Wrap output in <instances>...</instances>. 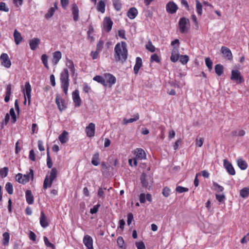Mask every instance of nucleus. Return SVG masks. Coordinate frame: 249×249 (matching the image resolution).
Masks as SVG:
<instances>
[{
	"mask_svg": "<svg viewBox=\"0 0 249 249\" xmlns=\"http://www.w3.org/2000/svg\"><path fill=\"white\" fill-rule=\"evenodd\" d=\"M114 58L116 61H125L127 58V44L124 41L117 43L114 48Z\"/></svg>",
	"mask_w": 249,
	"mask_h": 249,
	"instance_id": "1",
	"label": "nucleus"
},
{
	"mask_svg": "<svg viewBox=\"0 0 249 249\" xmlns=\"http://www.w3.org/2000/svg\"><path fill=\"white\" fill-rule=\"evenodd\" d=\"M61 88L66 95L68 93L69 86V74L68 69H64L60 74Z\"/></svg>",
	"mask_w": 249,
	"mask_h": 249,
	"instance_id": "2",
	"label": "nucleus"
},
{
	"mask_svg": "<svg viewBox=\"0 0 249 249\" xmlns=\"http://www.w3.org/2000/svg\"><path fill=\"white\" fill-rule=\"evenodd\" d=\"M57 169L55 168H52L50 172L49 178L47 176L45 178L43 185V189H46L48 187H51L53 180L57 177Z\"/></svg>",
	"mask_w": 249,
	"mask_h": 249,
	"instance_id": "3",
	"label": "nucleus"
},
{
	"mask_svg": "<svg viewBox=\"0 0 249 249\" xmlns=\"http://www.w3.org/2000/svg\"><path fill=\"white\" fill-rule=\"evenodd\" d=\"M178 27L181 33L187 32L190 27L189 19L185 17L181 18L178 21Z\"/></svg>",
	"mask_w": 249,
	"mask_h": 249,
	"instance_id": "4",
	"label": "nucleus"
},
{
	"mask_svg": "<svg viewBox=\"0 0 249 249\" xmlns=\"http://www.w3.org/2000/svg\"><path fill=\"white\" fill-rule=\"evenodd\" d=\"M231 79L236 81L237 83H242L244 81V79L241 75V73L238 70H232L231 71Z\"/></svg>",
	"mask_w": 249,
	"mask_h": 249,
	"instance_id": "5",
	"label": "nucleus"
},
{
	"mask_svg": "<svg viewBox=\"0 0 249 249\" xmlns=\"http://www.w3.org/2000/svg\"><path fill=\"white\" fill-rule=\"evenodd\" d=\"M104 76L106 80L107 86H108L109 87H111L113 85L115 84L116 78L113 74L109 73H106L104 74Z\"/></svg>",
	"mask_w": 249,
	"mask_h": 249,
	"instance_id": "6",
	"label": "nucleus"
},
{
	"mask_svg": "<svg viewBox=\"0 0 249 249\" xmlns=\"http://www.w3.org/2000/svg\"><path fill=\"white\" fill-rule=\"evenodd\" d=\"M72 98L75 107H79L81 104V99L79 96V92L77 89H75L72 93Z\"/></svg>",
	"mask_w": 249,
	"mask_h": 249,
	"instance_id": "7",
	"label": "nucleus"
},
{
	"mask_svg": "<svg viewBox=\"0 0 249 249\" xmlns=\"http://www.w3.org/2000/svg\"><path fill=\"white\" fill-rule=\"evenodd\" d=\"M55 103L60 111H62L65 110L67 107L65 101L59 95H56L55 98Z\"/></svg>",
	"mask_w": 249,
	"mask_h": 249,
	"instance_id": "8",
	"label": "nucleus"
},
{
	"mask_svg": "<svg viewBox=\"0 0 249 249\" xmlns=\"http://www.w3.org/2000/svg\"><path fill=\"white\" fill-rule=\"evenodd\" d=\"M0 60L1 65L7 68L10 67L11 62L9 58V56L7 53H2L0 55Z\"/></svg>",
	"mask_w": 249,
	"mask_h": 249,
	"instance_id": "9",
	"label": "nucleus"
},
{
	"mask_svg": "<svg viewBox=\"0 0 249 249\" xmlns=\"http://www.w3.org/2000/svg\"><path fill=\"white\" fill-rule=\"evenodd\" d=\"M223 165L230 175L233 176L235 174V171L233 166L227 159L223 160Z\"/></svg>",
	"mask_w": 249,
	"mask_h": 249,
	"instance_id": "10",
	"label": "nucleus"
},
{
	"mask_svg": "<svg viewBox=\"0 0 249 249\" xmlns=\"http://www.w3.org/2000/svg\"><path fill=\"white\" fill-rule=\"evenodd\" d=\"M221 52L224 57L229 60H231L233 58L232 53L230 49L227 47L222 46L221 48Z\"/></svg>",
	"mask_w": 249,
	"mask_h": 249,
	"instance_id": "11",
	"label": "nucleus"
},
{
	"mask_svg": "<svg viewBox=\"0 0 249 249\" xmlns=\"http://www.w3.org/2000/svg\"><path fill=\"white\" fill-rule=\"evenodd\" d=\"M177 5L173 1H169L166 5V9L167 12L169 14H174L178 10Z\"/></svg>",
	"mask_w": 249,
	"mask_h": 249,
	"instance_id": "12",
	"label": "nucleus"
},
{
	"mask_svg": "<svg viewBox=\"0 0 249 249\" xmlns=\"http://www.w3.org/2000/svg\"><path fill=\"white\" fill-rule=\"evenodd\" d=\"M87 136L89 137H92L94 136L95 130V125L93 123H90L86 127Z\"/></svg>",
	"mask_w": 249,
	"mask_h": 249,
	"instance_id": "13",
	"label": "nucleus"
},
{
	"mask_svg": "<svg viewBox=\"0 0 249 249\" xmlns=\"http://www.w3.org/2000/svg\"><path fill=\"white\" fill-rule=\"evenodd\" d=\"M31 86L29 82H27L25 84V89H24V94L26 96L28 99V104L31 103Z\"/></svg>",
	"mask_w": 249,
	"mask_h": 249,
	"instance_id": "14",
	"label": "nucleus"
},
{
	"mask_svg": "<svg viewBox=\"0 0 249 249\" xmlns=\"http://www.w3.org/2000/svg\"><path fill=\"white\" fill-rule=\"evenodd\" d=\"M178 46H174L171 52L170 59L173 62H177L179 58Z\"/></svg>",
	"mask_w": 249,
	"mask_h": 249,
	"instance_id": "15",
	"label": "nucleus"
},
{
	"mask_svg": "<svg viewBox=\"0 0 249 249\" xmlns=\"http://www.w3.org/2000/svg\"><path fill=\"white\" fill-rule=\"evenodd\" d=\"M83 243L88 249H94L93 247V239L89 235H86L83 238Z\"/></svg>",
	"mask_w": 249,
	"mask_h": 249,
	"instance_id": "16",
	"label": "nucleus"
},
{
	"mask_svg": "<svg viewBox=\"0 0 249 249\" xmlns=\"http://www.w3.org/2000/svg\"><path fill=\"white\" fill-rule=\"evenodd\" d=\"M113 25V22L110 18L106 17L104 21V29L107 32L111 31Z\"/></svg>",
	"mask_w": 249,
	"mask_h": 249,
	"instance_id": "17",
	"label": "nucleus"
},
{
	"mask_svg": "<svg viewBox=\"0 0 249 249\" xmlns=\"http://www.w3.org/2000/svg\"><path fill=\"white\" fill-rule=\"evenodd\" d=\"M135 155V158L140 160L146 159V154L145 151L142 148H137L134 152Z\"/></svg>",
	"mask_w": 249,
	"mask_h": 249,
	"instance_id": "18",
	"label": "nucleus"
},
{
	"mask_svg": "<svg viewBox=\"0 0 249 249\" xmlns=\"http://www.w3.org/2000/svg\"><path fill=\"white\" fill-rule=\"evenodd\" d=\"M72 14L74 21H77L79 18V9L75 3L72 4Z\"/></svg>",
	"mask_w": 249,
	"mask_h": 249,
	"instance_id": "19",
	"label": "nucleus"
},
{
	"mask_svg": "<svg viewBox=\"0 0 249 249\" xmlns=\"http://www.w3.org/2000/svg\"><path fill=\"white\" fill-rule=\"evenodd\" d=\"M40 42V39L38 38H34L30 40L29 45L31 49L33 51L36 50L38 48Z\"/></svg>",
	"mask_w": 249,
	"mask_h": 249,
	"instance_id": "20",
	"label": "nucleus"
},
{
	"mask_svg": "<svg viewBox=\"0 0 249 249\" xmlns=\"http://www.w3.org/2000/svg\"><path fill=\"white\" fill-rule=\"evenodd\" d=\"M40 224L42 227L45 228L49 226L46 216L43 211L40 213Z\"/></svg>",
	"mask_w": 249,
	"mask_h": 249,
	"instance_id": "21",
	"label": "nucleus"
},
{
	"mask_svg": "<svg viewBox=\"0 0 249 249\" xmlns=\"http://www.w3.org/2000/svg\"><path fill=\"white\" fill-rule=\"evenodd\" d=\"M138 11L135 7L130 8L127 13V17L131 19H134L137 16Z\"/></svg>",
	"mask_w": 249,
	"mask_h": 249,
	"instance_id": "22",
	"label": "nucleus"
},
{
	"mask_svg": "<svg viewBox=\"0 0 249 249\" xmlns=\"http://www.w3.org/2000/svg\"><path fill=\"white\" fill-rule=\"evenodd\" d=\"M25 197L26 202L28 204L31 205L33 204L34 198L31 190H28L26 191Z\"/></svg>",
	"mask_w": 249,
	"mask_h": 249,
	"instance_id": "23",
	"label": "nucleus"
},
{
	"mask_svg": "<svg viewBox=\"0 0 249 249\" xmlns=\"http://www.w3.org/2000/svg\"><path fill=\"white\" fill-rule=\"evenodd\" d=\"M142 66V59L140 57H136V63L134 67V72L135 74H138L139 70Z\"/></svg>",
	"mask_w": 249,
	"mask_h": 249,
	"instance_id": "24",
	"label": "nucleus"
},
{
	"mask_svg": "<svg viewBox=\"0 0 249 249\" xmlns=\"http://www.w3.org/2000/svg\"><path fill=\"white\" fill-rule=\"evenodd\" d=\"M14 37L16 45H18L22 40V37L21 34L18 32L17 29L14 30Z\"/></svg>",
	"mask_w": 249,
	"mask_h": 249,
	"instance_id": "25",
	"label": "nucleus"
},
{
	"mask_svg": "<svg viewBox=\"0 0 249 249\" xmlns=\"http://www.w3.org/2000/svg\"><path fill=\"white\" fill-rule=\"evenodd\" d=\"M238 166L241 170H245L248 167L247 162L242 158L238 159L237 160Z\"/></svg>",
	"mask_w": 249,
	"mask_h": 249,
	"instance_id": "26",
	"label": "nucleus"
},
{
	"mask_svg": "<svg viewBox=\"0 0 249 249\" xmlns=\"http://www.w3.org/2000/svg\"><path fill=\"white\" fill-rule=\"evenodd\" d=\"M68 135V133L64 130L62 133L59 136L58 139L61 143H66L68 141L67 137Z\"/></svg>",
	"mask_w": 249,
	"mask_h": 249,
	"instance_id": "27",
	"label": "nucleus"
},
{
	"mask_svg": "<svg viewBox=\"0 0 249 249\" xmlns=\"http://www.w3.org/2000/svg\"><path fill=\"white\" fill-rule=\"evenodd\" d=\"M12 86L10 84L7 86L6 88V96L4 98V101L7 103L9 101L10 99V95L11 94Z\"/></svg>",
	"mask_w": 249,
	"mask_h": 249,
	"instance_id": "28",
	"label": "nucleus"
},
{
	"mask_svg": "<svg viewBox=\"0 0 249 249\" xmlns=\"http://www.w3.org/2000/svg\"><path fill=\"white\" fill-rule=\"evenodd\" d=\"M53 61L57 64L61 58L62 54L60 51H56L53 53Z\"/></svg>",
	"mask_w": 249,
	"mask_h": 249,
	"instance_id": "29",
	"label": "nucleus"
},
{
	"mask_svg": "<svg viewBox=\"0 0 249 249\" xmlns=\"http://www.w3.org/2000/svg\"><path fill=\"white\" fill-rule=\"evenodd\" d=\"M93 80L101 84L103 86L106 87L107 84L104 76L102 77L100 75H96L93 78Z\"/></svg>",
	"mask_w": 249,
	"mask_h": 249,
	"instance_id": "30",
	"label": "nucleus"
},
{
	"mask_svg": "<svg viewBox=\"0 0 249 249\" xmlns=\"http://www.w3.org/2000/svg\"><path fill=\"white\" fill-rule=\"evenodd\" d=\"M214 70L216 74L218 76H221L224 72V67L220 64H216L214 66Z\"/></svg>",
	"mask_w": 249,
	"mask_h": 249,
	"instance_id": "31",
	"label": "nucleus"
},
{
	"mask_svg": "<svg viewBox=\"0 0 249 249\" xmlns=\"http://www.w3.org/2000/svg\"><path fill=\"white\" fill-rule=\"evenodd\" d=\"M3 241L2 244L4 246H8L10 240V234L8 232H5L3 233Z\"/></svg>",
	"mask_w": 249,
	"mask_h": 249,
	"instance_id": "32",
	"label": "nucleus"
},
{
	"mask_svg": "<svg viewBox=\"0 0 249 249\" xmlns=\"http://www.w3.org/2000/svg\"><path fill=\"white\" fill-rule=\"evenodd\" d=\"M99 154L98 153H96L93 155L92 160L91 163L94 166H97L100 163Z\"/></svg>",
	"mask_w": 249,
	"mask_h": 249,
	"instance_id": "33",
	"label": "nucleus"
},
{
	"mask_svg": "<svg viewBox=\"0 0 249 249\" xmlns=\"http://www.w3.org/2000/svg\"><path fill=\"white\" fill-rule=\"evenodd\" d=\"M66 65L67 67L70 69L71 72L74 73L75 72V68L73 61L71 59H67L66 62Z\"/></svg>",
	"mask_w": 249,
	"mask_h": 249,
	"instance_id": "34",
	"label": "nucleus"
},
{
	"mask_svg": "<svg viewBox=\"0 0 249 249\" xmlns=\"http://www.w3.org/2000/svg\"><path fill=\"white\" fill-rule=\"evenodd\" d=\"M105 7L106 5L104 1L102 0H99L97 6L98 11L104 13L105 11Z\"/></svg>",
	"mask_w": 249,
	"mask_h": 249,
	"instance_id": "35",
	"label": "nucleus"
},
{
	"mask_svg": "<svg viewBox=\"0 0 249 249\" xmlns=\"http://www.w3.org/2000/svg\"><path fill=\"white\" fill-rule=\"evenodd\" d=\"M196 11L199 16H201L202 14V5L198 0H196Z\"/></svg>",
	"mask_w": 249,
	"mask_h": 249,
	"instance_id": "36",
	"label": "nucleus"
},
{
	"mask_svg": "<svg viewBox=\"0 0 249 249\" xmlns=\"http://www.w3.org/2000/svg\"><path fill=\"white\" fill-rule=\"evenodd\" d=\"M113 5L115 8V9L119 11L121 10L122 8V3L121 2L120 0H112Z\"/></svg>",
	"mask_w": 249,
	"mask_h": 249,
	"instance_id": "37",
	"label": "nucleus"
},
{
	"mask_svg": "<svg viewBox=\"0 0 249 249\" xmlns=\"http://www.w3.org/2000/svg\"><path fill=\"white\" fill-rule=\"evenodd\" d=\"M240 195L243 198L247 197L249 196V189L245 187L240 191Z\"/></svg>",
	"mask_w": 249,
	"mask_h": 249,
	"instance_id": "38",
	"label": "nucleus"
},
{
	"mask_svg": "<svg viewBox=\"0 0 249 249\" xmlns=\"http://www.w3.org/2000/svg\"><path fill=\"white\" fill-rule=\"evenodd\" d=\"M5 189L9 195L13 194V186L11 183L7 182L5 185Z\"/></svg>",
	"mask_w": 249,
	"mask_h": 249,
	"instance_id": "39",
	"label": "nucleus"
},
{
	"mask_svg": "<svg viewBox=\"0 0 249 249\" xmlns=\"http://www.w3.org/2000/svg\"><path fill=\"white\" fill-rule=\"evenodd\" d=\"M213 187L214 190L218 193L222 192L224 190V187L219 185L216 182H213Z\"/></svg>",
	"mask_w": 249,
	"mask_h": 249,
	"instance_id": "40",
	"label": "nucleus"
},
{
	"mask_svg": "<svg viewBox=\"0 0 249 249\" xmlns=\"http://www.w3.org/2000/svg\"><path fill=\"white\" fill-rule=\"evenodd\" d=\"M41 60L45 67L47 69H49V67L48 65V56L46 54H43L41 56Z\"/></svg>",
	"mask_w": 249,
	"mask_h": 249,
	"instance_id": "41",
	"label": "nucleus"
},
{
	"mask_svg": "<svg viewBox=\"0 0 249 249\" xmlns=\"http://www.w3.org/2000/svg\"><path fill=\"white\" fill-rule=\"evenodd\" d=\"M8 168L6 167H4L3 168L0 169V175L1 178H5L8 173Z\"/></svg>",
	"mask_w": 249,
	"mask_h": 249,
	"instance_id": "42",
	"label": "nucleus"
},
{
	"mask_svg": "<svg viewBox=\"0 0 249 249\" xmlns=\"http://www.w3.org/2000/svg\"><path fill=\"white\" fill-rule=\"evenodd\" d=\"M55 12L54 7H51L48 11L47 13L45 15V17L47 19L50 18L54 14Z\"/></svg>",
	"mask_w": 249,
	"mask_h": 249,
	"instance_id": "43",
	"label": "nucleus"
},
{
	"mask_svg": "<svg viewBox=\"0 0 249 249\" xmlns=\"http://www.w3.org/2000/svg\"><path fill=\"white\" fill-rule=\"evenodd\" d=\"M43 240L45 243V245L48 247H50L52 249H55V246L52 243H50L46 236L43 237Z\"/></svg>",
	"mask_w": 249,
	"mask_h": 249,
	"instance_id": "44",
	"label": "nucleus"
},
{
	"mask_svg": "<svg viewBox=\"0 0 249 249\" xmlns=\"http://www.w3.org/2000/svg\"><path fill=\"white\" fill-rule=\"evenodd\" d=\"M47 165L49 168H51L53 166V162L50 156L49 149H47Z\"/></svg>",
	"mask_w": 249,
	"mask_h": 249,
	"instance_id": "45",
	"label": "nucleus"
},
{
	"mask_svg": "<svg viewBox=\"0 0 249 249\" xmlns=\"http://www.w3.org/2000/svg\"><path fill=\"white\" fill-rule=\"evenodd\" d=\"M205 64L210 70H212L213 63L210 58L207 57L205 58Z\"/></svg>",
	"mask_w": 249,
	"mask_h": 249,
	"instance_id": "46",
	"label": "nucleus"
},
{
	"mask_svg": "<svg viewBox=\"0 0 249 249\" xmlns=\"http://www.w3.org/2000/svg\"><path fill=\"white\" fill-rule=\"evenodd\" d=\"M117 243L118 246L120 248H121V249L124 248V239L122 236H119L117 238Z\"/></svg>",
	"mask_w": 249,
	"mask_h": 249,
	"instance_id": "47",
	"label": "nucleus"
},
{
	"mask_svg": "<svg viewBox=\"0 0 249 249\" xmlns=\"http://www.w3.org/2000/svg\"><path fill=\"white\" fill-rule=\"evenodd\" d=\"M146 48L149 51L153 53L156 50L155 47L152 44V42L149 41L148 43L146 45Z\"/></svg>",
	"mask_w": 249,
	"mask_h": 249,
	"instance_id": "48",
	"label": "nucleus"
},
{
	"mask_svg": "<svg viewBox=\"0 0 249 249\" xmlns=\"http://www.w3.org/2000/svg\"><path fill=\"white\" fill-rule=\"evenodd\" d=\"M104 45V41L103 40H99L96 45V50L100 52L102 50Z\"/></svg>",
	"mask_w": 249,
	"mask_h": 249,
	"instance_id": "49",
	"label": "nucleus"
},
{
	"mask_svg": "<svg viewBox=\"0 0 249 249\" xmlns=\"http://www.w3.org/2000/svg\"><path fill=\"white\" fill-rule=\"evenodd\" d=\"M150 61L151 62H156L157 63H160V59L157 54L154 53L151 55L150 57Z\"/></svg>",
	"mask_w": 249,
	"mask_h": 249,
	"instance_id": "50",
	"label": "nucleus"
},
{
	"mask_svg": "<svg viewBox=\"0 0 249 249\" xmlns=\"http://www.w3.org/2000/svg\"><path fill=\"white\" fill-rule=\"evenodd\" d=\"M171 192V190L168 187H165L162 189V194L164 197H168L169 196Z\"/></svg>",
	"mask_w": 249,
	"mask_h": 249,
	"instance_id": "51",
	"label": "nucleus"
},
{
	"mask_svg": "<svg viewBox=\"0 0 249 249\" xmlns=\"http://www.w3.org/2000/svg\"><path fill=\"white\" fill-rule=\"evenodd\" d=\"M189 60V57L187 55H182L180 56V61L183 65L186 64L188 62Z\"/></svg>",
	"mask_w": 249,
	"mask_h": 249,
	"instance_id": "52",
	"label": "nucleus"
},
{
	"mask_svg": "<svg viewBox=\"0 0 249 249\" xmlns=\"http://www.w3.org/2000/svg\"><path fill=\"white\" fill-rule=\"evenodd\" d=\"M188 190H189L188 188L183 187L181 186H178L176 188V191L179 193L186 192H188Z\"/></svg>",
	"mask_w": 249,
	"mask_h": 249,
	"instance_id": "53",
	"label": "nucleus"
},
{
	"mask_svg": "<svg viewBox=\"0 0 249 249\" xmlns=\"http://www.w3.org/2000/svg\"><path fill=\"white\" fill-rule=\"evenodd\" d=\"M103 190H106V188H104L103 189L102 188H99L97 192V196L99 197L102 198L103 199L105 198V193Z\"/></svg>",
	"mask_w": 249,
	"mask_h": 249,
	"instance_id": "54",
	"label": "nucleus"
},
{
	"mask_svg": "<svg viewBox=\"0 0 249 249\" xmlns=\"http://www.w3.org/2000/svg\"><path fill=\"white\" fill-rule=\"evenodd\" d=\"M9 9L6 6L5 2H1L0 3V11L8 12Z\"/></svg>",
	"mask_w": 249,
	"mask_h": 249,
	"instance_id": "55",
	"label": "nucleus"
},
{
	"mask_svg": "<svg viewBox=\"0 0 249 249\" xmlns=\"http://www.w3.org/2000/svg\"><path fill=\"white\" fill-rule=\"evenodd\" d=\"M141 183L142 186L144 187H147L148 185V181L145 179V176L144 174L141 178Z\"/></svg>",
	"mask_w": 249,
	"mask_h": 249,
	"instance_id": "56",
	"label": "nucleus"
},
{
	"mask_svg": "<svg viewBox=\"0 0 249 249\" xmlns=\"http://www.w3.org/2000/svg\"><path fill=\"white\" fill-rule=\"evenodd\" d=\"M9 113H10V115L11 116L13 123H15L17 121V119H16V113L15 112V110L13 108H11L10 109Z\"/></svg>",
	"mask_w": 249,
	"mask_h": 249,
	"instance_id": "57",
	"label": "nucleus"
},
{
	"mask_svg": "<svg viewBox=\"0 0 249 249\" xmlns=\"http://www.w3.org/2000/svg\"><path fill=\"white\" fill-rule=\"evenodd\" d=\"M215 197H216V199L219 202H223L225 199V196L224 194H222V195L215 194Z\"/></svg>",
	"mask_w": 249,
	"mask_h": 249,
	"instance_id": "58",
	"label": "nucleus"
},
{
	"mask_svg": "<svg viewBox=\"0 0 249 249\" xmlns=\"http://www.w3.org/2000/svg\"><path fill=\"white\" fill-rule=\"evenodd\" d=\"M136 246L138 249H145V245L142 241L136 242Z\"/></svg>",
	"mask_w": 249,
	"mask_h": 249,
	"instance_id": "59",
	"label": "nucleus"
},
{
	"mask_svg": "<svg viewBox=\"0 0 249 249\" xmlns=\"http://www.w3.org/2000/svg\"><path fill=\"white\" fill-rule=\"evenodd\" d=\"M29 158L32 161H35L36 160L35 153L33 149L30 151Z\"/></svg>",
	"mask_w": 249,
	"mask_h": 249,
	"instance_id": "60",
	"label": "nucleus"
},
{
	"mask_svg": "<svg viewBox=\"0 0 249 249\" xmlns=\"http://www.w3.org/2000/svg\"><path fill=\"white\" fill-rule=\"evenodd\" d=\"M100 207V204H97V205L93 206V207L90 209V213L91 214H94L96 213L98 210V208Z\"/></svg>",
	"mask_w": 249,
	"mask_h": 249,
	"instance_id": "61",
	"label": "nucleus"
},
{
	"mask_svg": "<svg viewBox=\"0 0 249 249\" xmlns=\"http://www.w3.org/2000/svg\"><path fill=\"white\" fill-rule=\"evenodd\" d=\"M127 223L128 225L129 226L131 224L132 221L133 220V214L132 213H129L127 214Z\"/></svg>",
	"mask_w": 249,
	"mask_h": 249,
	"instance_id": "62",
	"label": "nucleus"
},
{
	"mask_svg": "<svg viewBox=\"0 0 249 249\" xmlns=\"http://www.w3.org/2000/svg\"><path fill=\"white\" fill-rule=\"evenodd\" d=\"M60 2L62 7L66 9L69 5V0H60Z\"/></svg>",
	"mask_w": 249,
	"mask_h": 249,
	"instance_id": "63",
	"label": "nucleus"
},
{
	"mask_svg": "<svg viewBox=\"0 0 249 249\" xmlns=\"http://www.w3.org/2000/svg\"><path fill=\"white\" fill-rule=\"evenodd\" d=\"M118 36L121 38L126 39V38L125 37V32L124 30L118 31Z\"/></svg>",
	"mask_w": 249,
	"mask_h": 249,
	"instance_id": "64",
	"label": "nucleus"
}]
</instances>
